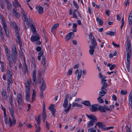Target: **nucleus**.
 Instances as JSON below:
<instances>
[{"label": "nucleus", "mask_w": 132, "mask_h": 132, "mask_svg": "<svg viewBox=\"0 0 132 132\" xmlns=\"http://www.w3.org/2000/svg\"><path fill=\"white\" fill-rule=\"evenodd\" d=\"M105 93L102 92V91H100L99 93V95L100 96V97H103V96L105 95Z\"/></svg>", "instance_id": "55"}, {"label": "nucleus", "mask_w": 132, "mask_h": 132, "mask_svg": "<svg viewBox=\"0 0 132 132\" xmlns=\"http://www.w3.org/2000/svg\"><path fill=\"white\" fill-rule=\"evenodd\" d=\"M36 120L37 122V124L38 125H40V119H36Z\"/></svg>", "instance_id": "57"}, {"label": "nucleus", "mask_w": 132, "mask_h": 132, "mask_svg": "<svg viewBox=\"0 0 132 132\" xmlns=\"http://www.w3.org/2000/svg\"><path fill=\"white\" fill-rule=\"evenodd\" d=\"M9 99L10 104L11 105H13V96L12 95H10L9 96Z\"/></svg>", "instance_id": "37"}, {"label": "nucleus", "mask_w": 132, "mask_h": 132, "mask_svg": "<svg viewBox=\"0 0 132 132\" xmlns=\"http://www.w3.org/2000/svg\"><path fill=\"white\" fill-rule=\"evenodd\" d=\"M17 102L19 105H22V95L20 94H19V96H18Z\"/></svg>", "instance_id": "18"}, {"label": "nucleus", "mask_w": 132, "mask_h": 132, "mask_svg": "<svg viewBox=\"0 0 132 132\" xmlns=\"http://www.w3.org/2000/svg\"><path fill=\"white\" fill-rule=\"evenodd\" d=\"M72 106H76L81 108L82 106V105H81L79 104L78 103L75 102H73L72 103Z\"/></svg>", "instance_id": "35"}, {"label": "nucleus", "mask_w": 132, "mask_h": 132, "mask_svg": "<svg viewBox=\"0 0 132 132\" xmlns=\"http://www.w3.org/2000/svg\"><path fill=\"white\" fill-rule=\"evenodd\" d=\"M4 30L5 31V33H6V35L7 36V37L8 38H9V33L8 31V30L7 29H5Z\"/></svg>", "instance_id": "48"}, {"label": "nucleus", "mask_w": 132, "mask_h": 132, "mask_svg": "<svg viewBox=\"0 0 132 132\" xmlns=\"http://www.w3.org/2000/svg\"><path fill=\"white\" fill-rule=\"evenodd\" d=\"M0 18L1 19V20L2 22L3 21H5L4 19V17L1 14H0Z\"/></svg>", "instance_id": "59"}, {"label": "nucleus", "mask_w": 132, "mask_h": 132, "mask_svg": "<svg viewBox=\"0 0 132 132\" xmlns=\"http://www.w3.org/2000/svg\"><path fill=\"white\" fill-rule=\"evenodd\" d=\"M66 98L67 99H68V98H69V100L70 101L72 99V97L69 94H67L65 98Z\"/></svg>", "instance_id": "49"}, {"label": "nucleus", "mask_w": 132, "mask_h": 132, "mask_svg": "<svg viewBox=\"0 0 132 132\" xmlns=\"http://www.w3.org/2000/svg\"><path fill=\"white\" fill-rule=\"evenodd\" d=\"M98 105L97 104H95L92 105L91 108H90V110L91 111L95 112L98 110Z\"/></svg>", "instance_id": "15"}, {"label": "nucleus", "mask_w": 132, "mask_h": 132, "mask_svg": "<svg viewBox=\"0 0 132 132\" xmlns=\"http://www.w3.org/2000/svg\"><path fill=\"white\" fill-rule=\"evenodd\" d=\"M24 63L23 64V72L24 73V74H25L27 71L28 70V68L27 67V65H26V63L25 60H24Z\"/></svg>", "instance_id": "28"}, {"label": "nucleus", "mask_w": 132, "mask_h": 132, "mask_svg": "<svg viewBox=\"0 0 132 132\" xmlns=\"http://www.w3.org/2000/svg\"><path fill=\"white\" fill-rule=\"evenodd\" d=\"M43 90H40V98L42 99H43L44 98V96H43Z\"/></svg>", "instance_id": "50"}, {"label": "nucleus", "mask_w": 132, "mask_h": 132, "mask_svg": "<svg viewBox=\"0 0 132 132\" xmlns=\"http://www.w3.org/2000/svg\"><path fill=\"white\" fill-rule=\"evenodd\" d=\"M68 99L65 98L64 100V103L63 104V106L64 108H65L67 107L68 105Z\"/></svg>", "instance_id": "29"}, {"label": "nucleus", "mask_w": 132, "mask_h": 132, "mask_svg": "<svg viewBox=\"0 0 132 132\" xmlns=\"http://www.w3.org/2000/svg\"><path fill=\"white\" fill-rule=\"evenodd\" d=\"M13 14L16 18H19L20 17V16L19 13L16 12V11L14 9H13Z\"/></svg>", "instance_id": "23"}, {"label": "nucleus", "mask_w": 132, "mask_h": 132, "mask_svg": "<svg viewBox=\"0 0 132 132\" xmlns=\"http://www.w3.org/2000/svg\"><path fill=\"white\" fill-rule=\"evenodd\" d=\"M74 34L73 32H71L69 33L66 36L65 39L66 41H68L69 40L71 37L73 38L74 36Z\"/></svg>", "instance_id": "13"}, {"label": "nucleus", "mask_w": 132, "mask_h": 132, "mask_svg": "<svg viewBox=\"0 0 132 132\" xmlns=\"http://www.w3.org/2000/svg\"><path fill=\"white\" fill-rule=\"evenodd\" d=\"M116 67V65L115 64L111 65V66L109 68V69L111 70H112Z\"/></svg>", "instance_id": "63"}, {"label": "nucleus", "mask_w": 132, "mask_h": 132, "mask_svg": "<svg viewBox=\"0 0 132 132\" xmlns=\"http://www.w3.org/2000/svg\"><path fill=\"white\" fill-rule=\"evenodd\" d=\"M43 55V52L41 51V53H39L38 56V59L39 61H40L41 60V57Z\"/></svg>", "instance_id": "39"}, {"label": "nucleus", "mask_w": 132, "mask_h": 132, "mask_svg": "<svg viewBox=\"0 0 132 132\" xmlns=\"http://www.w3.org/2000/svg\"><path fill=\"white\" fill-rule=\"evenodd\" d=\"M126 132H131L130 127L129 128L127 125L126 127Z\"/></svg>", "instance_id": "51"}, {"label": "nucleus", "mask_w": 132, "mask_h": 132, "mask_svg": "<svg viewBox=\"0 0 132 132\" xmlns=\"http://www.w3.org/2000/svg\"><path fill=\"white\" fill-rule=\"evenodd\" d=\"M7 4V7L8 11L11 9L12 7V5L9 2L6 3Z\"/></svg>", "instance_id": "44"}, {"label": "nucleus", "mask_w": 132, "mask_h": 132, "mask_svg": "<svg viewBox=\"0 0 132 132\" xmlns=\"http://www.w3.org/2000/svg\"><path fill=\"white\" fill-rule=\"evenodd\" d=\"M98 110H99L101 112H106V110L110 111H112V109L109 108L108 107H107L106 105H104L103 106L99 105H98Z\"/></svg>", "instance_id": "6"}, {"label": "nucleus", "mask_w": 132, "mask_h": 132, "mask_svg": "<svg viewBox=\"0 0 132 132\" xmlns=\"http://www.w3.org/2000/svg\"><path fill=\"white\" fill-rule=\"evenodd\" d=\"M38 74L37 75V82L38 84H40L41 83V82H42V80H41V78H40L42 73L41 72L39 71H38Z\"/></svg>", "instance_id": "16"}, {"label": "nucleus", "mask_w": 132, "mask_h": 132, "mask_svg": "<svg viewBox=\"0 0 132 132\" xmlns=\"http://www.w3.org/2000/svg\"><path fill=\"white\" fill-rule=\"evenodd\" d=\"M91 43L92 45H95V46H97V43L96 42V40L94 36H93V38L92 39Z\"/></svg>", "instance_id": "36"}, {"label": "nucleus", "mask_w": 132, "mask_h": 132, "mask_svg": "<svg viewBox=\"0 0 132 132\" xmlns=\"http://www.w3.org/2000/svg\"><path fill=\"white\" fill-rule=\"evenodd\" d=\"M103 21L102 19H100L99 21V24L100 26H102L103 24Z\"/></svg>", "instance_id": "60"}, {"label": "nucleus", "mask_w": 132, "mask_h": 132, "mask_svg": "<svg viewBox=\"0 0 132 132\" xmlns=\"http://www.w3.org/2000/svg\"><path fill=\"white\" fill-rule=\"evenodd\" d=\"M106 78V77L104 76H103L101 78V82H106V80L105 79Z\"/></svg>", "instance_id": "56"}, {"label": "nucleus", "mask_w": 132, "mask_h": 132, "mask_svg": "<svg viewBox=\"0 0 132 132\" xmlns=\"http://www.w3.org/2000/svg\"><path fill=\"white\" fill-rule=\"evenodd\" d=\"M96 125L98 126L99 128L102 129L103 131H105V125L102 122H98L95 123Z\"/></svg>", "instance_id": "8"}, {"label": "nucleus", "mask_w": 132, "mask_h": 132, "mask_svg": "<svg viewBox=\"0 0 132 132\" xmlns=\"http://www.w3.org/2000/svg\"><path fill=\"white\" fill-rule=\"evenodd\" d=\"M106 34L107 35H109L111 36H113L116 35V31L113 32L112 31H109L106 33Z\"/></svg>", "instance_id": "26"}, {"label": "nucleus", "mask_w": 132, "mask_h": 132, "mask_svg": "<svg viewBox=\"0 0 132 132\" xmlns=\"http://www.w3.org/2000/svg\"><path fill=\"white\" fill-rule=\"evenodd\" d=\"M54 104H51L48 108V109L51 111L52 115L54 117L55 116V112L56 111V109L54 108Z\"/></svg>", "instance_id": "10"}, {"label": "nucleus", "mask_w": 132, "mask_h": 132, "mask_svg": "<svg viewBox=\"0 0 132 132\" xmlns=\"http://www.w3.org/2000/svg\"><path fill=\"white\" fill-rule=\"evenodd\" d=\"M82 72V70L81 69H80L79 70L78 74L77 75V79L78 80H79L80 79Z\"/></svg>", "instance_id": "33"}, {"label": "nucleus", "mask_w": 132, "mask_h": 132, "mask_svg": "<svg viewBox=\"0 0 132 132\" xmlns=\"http://www.w3.org/2000/svg\"><path fill=\"white\" fill-rule=\"evenodd\" d=\"M4 121L6 124L7 125L8 123V118L7 117H4Z\"/></svg>", "instance_id": "64"}, {"label": "nucleus", "mask_w": 132, "mask_h": 132, "mask_svg": "<svg viewBox=\"0 0 132 132\" xmlns=\"http://www.w3.org/2000/svg\"><path fill=\"white\" fill-rule=\"evenodd\" d=\"M42 118H46L47 116L46 114V112H42Z\"/></svg>", "instance_id": "54"}, {"label": "nucleus", "mask_w": 132, "mask_h": 132, "mask_svg": "<svg viewBox=\"0 0 132 132\" xmlns=\"http://www.w3.org/2000/svg\"><path fill=\"white\" fill-rule=\"evenodd\" d=\"M36 49L37 52H40L39 53H41V51H42V52H43V50L40 47L37 46L36 47Z\"/></svg>", "instance_id": "42"}, {"label": "nucleus", "mask_w": 132, "mask_h": 132, "mask_svg": "<svg viewBox=\"0 0 132 132\" xmlns=\"http://www.w3.org/2000/svg\"><path fill=\"white\" fill-rule=\"evenodd\" d=\"M82 103L88 106H90L91 104L90 102L88 101H85L82 102Z\"/></svg>", "instance_id": "31"}, {"label": "nucleus", "mask_w": 132, "mask_h": 132, "mask_svg": "<svg viewBox=\"0 0 132 132\" xmlns=\"http://www.w3.org/2000/svg\"><path fill=\"white\" fill-rule=\"evenodd\" d=\"M105 13L108 16H109V15L110 14V12H109V11L108 10H106Z\"/></svg>", "instance_id": "61"}, {"label": "nucleus", "mask_w": 132, "mask_h": 132, "mask_svg": "<svg viewBox=\"0 0 132 132\" xmlns=\"http://www.w3.org/2000/svg\"><path fill=\"white\" fill-rule=\"evenodd\" d=\"M0 5L1 8L3 9L4 6V5L3 3V0H0Z\"/></svg>", "instance_id": "43"}, {"label": "nucleus", "mask_w": 132, "mask_h": 132, "mask_svg": "<svg viewBox=\"0 0 132 132\" xmlns=\"http://www.w3.org/2000/svg\"><path fill=\"white\" fill-rule=\"evenodd\" d=\"M26 100L27 102H29L30 100V90H26Z\"/></svg>", "instance_id": "19"}, {"label": "nucleus", "mask_w": 132, "mask_h": 132, "mask_svg": "<svg viewBox=\"0 0 132 132\" xmlns=\"http://www.w3.org/2000/svg\"><path fill=\"white\" fill-rule=\"evenodd\" d=\"M101 84L103 85L101 87L102 89H106L108 85L106 83V82H101Z\"/></svg>", "instance_id": "34"}, {"label": "nucleus", "mask_w": 132, "mask_h": 132, "mask_svg": "<svg viewBox=\"0 0 132 132\" xmlns=\"http://www.w3.org/2000/svg\"><path fill=\"white\" fill-rule=\"evenodd\" d=\"M35 34V35L32 36L31 39V41L33 42L37 41L40 39L39 35H37V33Z\"/></svg>", "instance_id": "11"}, {"label": "nucleus", "mask_w": 132, "mask_h": 132, "mask_svg": "<svg viewBox=\"0 0 132 132\" xmlns=\"http://www.w3.org/2000/svg\"><path fill=\"white\" fill-rule=\"evenodd\" d=\"M5 49V53L7 57L11 56V55L10 53V50H9L8 47L5 46H4Z\"/></svg>", "instance_id": "20"}, {"label": "nucleus", "mask_w": 132, "mask_h": 132, "mask_svg": "<svg viewBox=\"0 0 132 132\" xmlns=\"http://www.w3.org/2000/svg\"><path fill=\"white\" fill-rule=\"evenodd\" d=\"M86 116L91 120L88 122L87 125L88 128L90 127L93 126L95 122L97 121V119L96 117L94 115L90 114L88 115L87 114H86Z\"/></svg>", "instance_id": "1"}, {"label": "nucleus", "mask_w": 132, "mask_h": 132, "mask_svg": "<svg viewBox=\"0 0 132 132\" xmlns=\"http://www.w3.org/2000/svg\"><path fill=\"white\" fill-rule=\"evenodd\" d=\"M129 36H128L127 37V39L126 47V50L127 52V54H130L131 53V44L129 40Z\"/></svg>", "instance_id": "5"}, {"label": "nucleus", "mask_w": 132, "mask_h": 132, "mask_svg": "<svg viewBox=\"0 0 132 132\" xmlns=\"http://www.w3.org/2000/svg\"><path fill=\"white\" fill-rule=\"evenodd\" d=\"M22 17H23L24 18V21L25 22H26V23H24V25L25 26V28L26 30L29 27V23L28 22V19L27 17V15H22Z\"/></svg>", "instance_id": "9"}, {"label": "nucleus", "mask_w": 132, "mask_h": 132, "mask_svg": "<svg viewBox=\"0 0 132 132\" xmlns=\"http://www.w3.org/2000/svg\"><path fill=\"white\" fill-rule=\"evenodd\" d=\"M12 73V72L10 70H8L7 73V76L8 77V79L9 82L11 83L13 82Z\"/></svg>", "instance_id": "14"}, {"label": "nucleus", "mask_w": 132, "mask_h": 132, "mask_svg": "<svg viewBox=\"0 0 132 132\" xmlns=\"http://www.w3.org/2000/svg\"><path fill=\"white\" fill-rule=\"evenodd\" d=\"M9 110L10 111L11 115L13 121H12V119L10 117L9 118L8 123L10 127H11L12 125H14L16 123V120L14 117V113L13 109L10 107L9 108Z\"/></svg>", "instance_id": "3"}, {"label": "nucleus", "mask_w": 132, "mask_h": 132, "mask_svg": "<svg viewBox=\"0 0 132 132\" xmlns=\"http://www.w3.org/2000/svg\"><path fill=\"white\" fill-rule=\"evenodd\" d=\"M129 104L132 109V91H131L128 97Z\"/></svg>", "instance_id": "21"}, {"label": "nucleus", "mask_w": 132, "mask_h": 132, "mask_svg": "<svg viewBox=\"0 0 132 132\" xmlns=\"http://www.w3.org/2000/svg\"><path fill=\"white\" fill-rule=\"evenodd\" d=\"M129 24L131 26L132 24V18H128Z\"/></svg>", "instance_id": "52"}, {"label": "nucleus", "mask_w": 132, "mask_h": 132, "mask_svg": "<svg viewBox=\"0 0 132 132\" xmlns=\"http://www.w3.org/2000/svg\"><path fill=\"white\" fill-rule=\"evenodd\" d=\"M71 104L70 103L69 104L68 107L67 108L65 109L64 110V111L66 113H67L68 112L71 106Z\"/></svg>", "instance_id": "38"}, {"label": "nucleus", "mask_w": 132, "mask_h": 132, "mask_svg": "<svg viewBox=\"0 0 132 132\" xmlns=\"http://www.w3.org/2000/svg\"><path fill=\"white\" fill-rule=\"evenodd\" d=\"M73 3L76 9L78 10L79 7L78 5L76 3L75 1H73Z\"/></svg>", "instance_id": "47"}, {"label": "nucleus", "mask_w": 132, "mask_h": 132, "mask_svg": "<svg viewBox=\"0 0 132 132\" xmlns=\"http://www.w3.org/2000/svg\"><path fill=\"white\" fill-rule=\"evenodd\" d=\"M36 70H34L32 75V79L33 81L34 82V83H33V85L35 86L36 84Z\"/></svg>", "instance_id": "17"}, {"label": "nucleus", "mask_w": 132, "mask_h": 132, "mask_svg": "<svg viewBox=\"0 0 132 132\" xmlns=\"http://www.w3.org/2000/svg\"><path fill=\"white\" fill-rule=\"evenodd\" d=\"M46 125L47 129L48 130L49 129V127L50 126V124L48 123L47 121L46 122Z\"/></svg>", "instance_id": "62"}, {"label": "nucleus", "mask_w": 132, "mask_h": 132, "mask_svg": "<svg viewBox=\"0 0 132 132\" xmlns=\"http://www.w3.org/2000/svg\"><path fill=\"white\" fill-rule=\"evenodd\" d=\"M11 56H9V57H7L9 62L10 67H12V59L11 58Z\"/></svg>", "instance_id": "32"}, {"label": "nucleus", "mask_w": 132, "mask_h": 132, "mask_svg": "<svg viewBox=\"0 0 132 132\" xmlns=\"http://www.w3.org/2000/svg\"><path fill=\"white\" fill-rule=\"evenodd\" d=\"M11 55L13 61L15 63L17 61L18 57L16 48L15 45L12 47Z\"/></svg>", "instance_id": "4"}, {"label": "nucleus", "mask_w": 132, "mask_h": 132, "mask_svg": "<svg viewBox=\"0 0 132 132\" xmlns=\"http://www.w3.org/2000/svg\"><path fill=\"white\" fill-rule=\"evenodd\" d=\"M88 132H96V131L94 129V128L92 127L88 130Z\"/></svg>", "instance_id": "53"}, {"label": "nucleus", "mask_w": 132, "mask_h": 132, "mask_svg": "<svg viewBox=\"0 0 132 132\" xmlns=\"http://www.w3.org/2000/svg\"><path fill=\"white\" fill-rule=\"evenodd\" d=\"M2 97L4 100H6L7 99V93L5 90L3 89L2 92Z\"/></svg>", "instance_id": "22"}, {"label": "nucleus", "mask_w": 132, "mask_h": 132, "mask_svg": "<svg viewBox=\"0 0 132 132\" xmlns=\"http://www.w3.org/2000/svg\"><path fill=\"white\" fill-rule=\"evenodd\" d=\"M97 100L100 103H104V101L101 97H99L97 99Z\"/></svg>", "instance_id": "41"}, {"label": "nucleus", "mask_w": 132, "mask_h": 132, "mask_svg": "<svg viewBox=\"0 0 132 132\" xmlns=\"http://www.w3.org/2000/svg\"><path fill=\"white\" fill-rule=\"evenodd\" d=\"M30 26L31 28L32 31L33 32V33L34 34L37 33L35 29V26H33V24H32Z\"/></svg>", "instance_id": "27"}, {"label": "nucleus", "mask_w": 132, "mask_h": 132, "mask_svg": "<svg viewBox=\"0 0 132 132\" xmlns=\"http://www.w3.org/2000/svg\"><path fill=\"white\" fill-rule=\"evenodd\" d=\"M42 63L43 64V66L45 68L46 67V57L45 55L43 56L42 60Z\"/></svg>", "instance_id": "24"}, {"label": "nucleus", "mask_w": 132, "mask_h": 132, "mask_svg": "<svg viewBox=\"0 0 132 132\" xmlns=\"http://www.w3.org/2000/svg\"><path fill=\"white\" fill-rule=\"evenodd\" d=\"M112 44L113 46L115 47H119L120 46L119 45H118L115 43L114 42H113L112 43Z\"/></svg>", "instance_id": "58"}, {"label": "nucleus", "mask_w": 132, "mask_h": 132, "mask_svg": "<svg viewBox=\"0 0 132 132\" xmlns=\"http://www.w3.org/2000/svg\"><path fill=\"white\" fill-rule=\"evenodd\" d=\"M30 84L28 81H27L26 85V87L27 88L26 90H30Z\"/></svg>", "instance_id": "30"}, {"label": "nucleus", "mask_w": 132, "mask_h": 132, "mask_svg": "<svg viewBox=\"0 0 132 132\" xmlns=\"http://www.w3.org/2000/svg\"><path fill=\"white\" fill-rule=\"evenodd\" d=\"M2 22L3 25V27L4 29H7L6 27H7V25L5 21H3Z\"/></svg>", "instance_id": "45"}, {"label": "nucleus", "mask_w": 132, "mask_h": 132, "mask_svg": "<svg viewBox=\"0 0 132 132\" xmlns=\"http://www.w3.org/2000/svg\"><path fill=\"white\" fill-rule=\"evenodd\" d=\"M72 68H71L69 69V70L68 73H67V76L70 75L72 73Z\"/></svg>", "instance_id": "46"}, {"label": "nucleus", "mask_w": 132, "mask_h": 132, "mask_svg": "<svg viewBox=\"0 0 132 132\" xmlns=\"http://www.w3.org/2000/svg\"><path fill=\"white\" fill-rule=\"evenodd\" d=\"M42 83L41 85L40 86V90L44 91L46 88V84L45 80L43 78H41Z\"/></svg>", "instance_id": "12"}, {"label": "nucleus", "mask_w": 132, "mask_h": 132, "mask_svg": "<svg viewBox=\"0 0 132 132\" xmlns=\"http://www.w3.org/2000/svg\"><path fill=\"white\" fill-rule=\"evenodd\" d=\"M43 8L41 6H39V7L38 11V13L39 14L42 13V12H43Z\"/></svg>", "instance_id": "40"}, {"label": "nucleus", "mask_w": 132, "mask_h": 132, "mask_svg": "<svg viewBox=\"0 0 132 132\" xmlns=\"http://www.w3.org/2000/svg\"><path fill=\"white\" fill-rule=\"evenodd\" d=\"M12 24L13 27L15 29V36L17 38L16 41L18 44L20 45V46H21V45H22V44L20 38L18 26L14 22L12 23Z\"/></svg>", "instance_id": "2"}, {"label": "nucleus", "mask_w": 132, "mask_h": 132, "mask_svg": "<svg viewBox=\"0 0 132 132\" xmlns=\"http://www.w3.org/2000/svg\"><path fill=\"white\" fill-rule=\"evenodd\" d=\"M131 55V53L127 54V69L128 72L130 71V57Z\"/></svg>", "instance_id": "7"}, {"label": "nucleus", "mask_w": 132, "mask_h": 132, "mask_svg": "<svg viewBox=\"0 0 132 132\" xmlns=\"http://www.w3.org/2000/svg\"><path fill=\"white\" fill-rule=\"evenodd\" d=\"M59 23H57L54 24V25L51 28V31L52 33L54 34V31L53 30L54 29H56V28L59 26Z\"/></svg>", "instance_id": "25"}]
</instances>
